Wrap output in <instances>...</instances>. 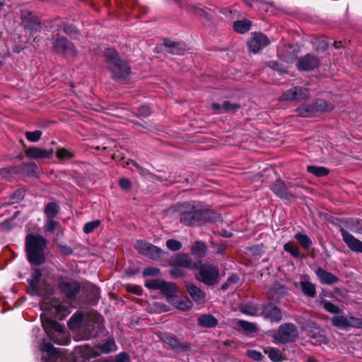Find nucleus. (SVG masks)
Wrapping results in <instances>:
<instances>
[{
  "label": "nucleus",
  "mask_w": 362,
  "mask_h": 362,
  "mask_svg": "<svg viewBox=\"0 0 362 362\" xmlns=\"http://www.w3.org/2000/svg\"><path fill=\"white\" fill-rule=\"evenodd\" d=\"M31 294L42 296L43 298L41 304L42 309L49 310L59 320H63L69 313V307L67 305L62 303L57 299L50 298L54 294V288L45 281L37 284L35 288H33Z\"/></svg>",
  "instance_id": "obj_1"
},
{
  "label": "nucleus",
  "mask_w": 362,
  "mask_h": 362,
  "mask_svg": "<svg viewBox=\"0 0 362 362\" xmlns=\"http://www.w3.org/2000/svg\"><path fill=\"white\" fill-rule=\"evenodd\" d=\"M104 57L111 78L121 83H126L130 80L131 67L129 62L121 57L117 50L112 48L105 49Z\"/></svg>",
  "instance_id": "obj_2"
},
{
  "label": "nucleus",
  "mask_w": 362,
  "mask_h": 362,
  "mask_svg": "<svg viewBox=\"0 0 362 362\" xmlns=\"http://www.w3.org/2000/svg\"><path fill=\"white\" fill-rule=\"evenodd\" d=\"M47 240L39 235L29 233L25 237V250L28 261L35 266L45 262V248Z\"/></svg>",
  "instance_id": "obj_3"
},
{
  "label": "nucleus",
  "mask_w": 362,
  "mask_h": 362,
  "mask_svg": "<svg viewBox=\"0 0 362 362\" xmlns=\"http://www.w3.org/2000/svg\"><path fill=\"white\" fill-rule=\"evenodd\" d=\"M173 212L179 214L180 222L187 226L202 225V209L197 208L194 203L185 202L171 207Z\"/></svg>",
  "instance_id": "obj_4"
},
{
  "label": "nucleus",
  "mask_w": 362,
  "mask_h": 362,
  "mask_svg": "<svg viewBox=\"0 0 362 362\" xmlns=\"http://www.w3.org/2000/svg\"><path fill=\"white\" fill-rule=\"evenodd\" d=\"M48 40L52 44V50L61 55H76V51L74 45L66 37L59 33L53 34Z\"/></svg>",
  "instance_id": "obj_5"
},
{
  "label": "nucleus",
  "mask_w": 362,
  "mask_h": 362,
  "mask_svg": "<svg viewBox=\"0 0 362 362\" xmlns=\"http://www.w3.org/2000/svg\"><path fill=\"white\" fill-rule=\"evenodd\" d=\"M57 286L61 293L71 301L76 298L81 289L78 281L67 276L59 277L57 279Z\"/></svg>",
  "instance_id": "obj_6"
},
{
  "label": "nucleus",
  "mask_w": 362,
  "mask_h": 362,
  "mask_svg": "<svg viewBox=\"0 0 362 362\" xmlns=\"http://www.w3.org/2000/svg\"><path fill=\"white\" fill-rule=\"evenodd\" d=\"M195 278L207 286H214L218 283L219 272L214 266L202 264Z\"/></svg>",
  "instance_id": "obj_7"
},
{
  "label": "nucleus",
  "mask_w": 362,
  "mask_h": 362,
  "mask_svg": "<svg viewBox=\"0 0 362 362\" xmlns=\"http://www.w3.org/2000/svg\"><path fill=\"white\" fill-rule=\"evenodd\" d=\"M21 24L31 33L40 31L42 25L40 18L33 12L24 9L21 11Z\"/></svg>",
  "instance_id": "obj_8"
},
{
  "label": "nucleus",
  "mask_w": 362,
  "mask_h": 362,
  "mask_svg": "<svg viewBox=\"0 0 362 362\" xmlns=\"http://www.w3.org/2000/svg\"><path fill=\"white\" fill-rule=\"evenodd\" d=\"M298 332L296 326L290 322L281 325L278 329L275 339L282 344L293 342L298 337Z\"/></svg>",
  "instance_id": "obj_9"
},
{
  "label": "nucleus",
  "mask_w": 362,
  "mask_h": 362,
  "mask_svg": "<svg viewBox=\"0 0 362 362\" xmlns=\"http://www.w3.org/2000/svg\"><path fill=\"white\" fill-rule=\"evenodd\" d=\"M332 325L341 329H347L349 327L362 329V318L353 316L346 317L335 315L331 318Z\"/></svg>",
  "instance_id": "obj_10"
},
{
  "label": "nucleus",
  "mask_w": 362,
  "mask_h": 362,
  "mask_svg": "<svg viewBox=\"0 0 362 362\" xmlns=\"http://www.w3.org/2000/svg\"><path fill=\"white\" fill-rule=\"evenodd\" d=\"M310 98L308 89L301 86L293 87L283 93L281 100L288 101H303Z\"/></svg>",
  "instance_id": "obj_11"
},
{
  "label": "nucleus",
  "mask_w": 362,
  "mask_h": 362,
  "mask_svg": "<svg viewBox=\"0 0 362 362\" xmlns=\"http://www.w3.org/2000/svg\"><path fill=\"white\" fill-rule=\"evenodd\" d=\"M269 44L270 40L266 35L262 33H253L247 42V47L250 52L256 54Z\"/></svg>",
  "instance_id": "obj_12"
},
{
  "label": "nucleus",
  "mask_w": 362,
  "mask_h": 362,
  "mask_svg": "<svg viewBox=\"0 0 362 362\" xmlns=\"http://www.w3.org/2000/svg\"><path fill=\"white\" fill-rule=\"evenodd\" d=\"M320 59L317 57L307 54L298 59L296 66L300 71H310L320 66Z\"/></svg>",
  "instance_id": "obj_13"
},
{
  "label": "nucleus",
  "mask_w": 362,
  "mask_h": 362,
  "mask_svg": "<svg viewBox=\"0 0 362 362\" xmlns=\"http://www.w3.org/2000/svg\"><path fill=\"white\" fill-rule=\"evenodd\" d=\"M162 341L169 347L177 353L187 352L191 350L189 344L180 341L175 335L165 334L161 338Z\"/></svg>",
  "instance_id": "obj_14"
},
{
  "label": "nucleus",
  "mask_w": 362,
  "mask_h": 362,
  "mask_svg": "<svg viewBox=\"0 0 362 362\" xmlns=\"http://www.w3.org/2000/svg\"><path fill=\"white\" fill-rule=\"evenodd\" d=\"M261 315L271 322H279L282 320L281 310L272 303L262 307Z\"/></svg>",
  "instance_id": "obj_15"
},
{
  "label": "nucleus",
  "mask_w": 362,
  "mask_h": 362,
  "mask_svg": "<svg viewBox=\"0 0 362 362\" xmlns=\"http://www.w3.org/2000/svg\"><path fill=\"white\" fill-rule=\"evenodd\" d=\"M290 187H291L290 183L287 187L286 183L279 179L277 180L276 182L272 185L271 189L273 192L281 199H290L291 198L296 197V196L291 192L288 191V188Z\"/></svg>",
  "instance_id": "obj_16"
},
{
  "label": "nucleus",
  "mask_w": 362,
  "mask_h": 362,
  "mask_svg": "<svg viewBox=\"0 0 362 362\" xmlns=\"http://www.w3.org/2000/svg\"><path fill=\"white\" fill-rule=\"evenodd\" d=\"M343 240L345 242L348 247L353 252L362 253V242L356 238L353 235L341 228L340 229Z\"/></svg>",
  "instance_id": "obj_17"
},
{
  "label": "nucleus",
  "mask_w": 362,
  "mask_h": 362,
  "mask_svg": "<svg viewBox=\"0 0 362 362\" xmlns=\"http://www.w3.org/2000/svg\"><path fill=\"white\" fill-rule=\"evenodd\" d=\"M185 286L189 296L195 303L199 305L204 303L206 298V293L204 291L190 282H185Z\"/></svg>",
  "instance_id": "obj_18"
},
{
  "label": "nucleus",
  "mask_w": 362,
  "mask_h": 362,
  "mask_svg": "<svg viewBox=\"0 0 362 362\" xmlns=\"http://www.w3.org/2000/svg\"><path fill=\"white\" fill-rule=\"evenodd\" d=\"M25 154L32 159L49 158L53 154V150H46L37 147H29L25 150Z\"/></svg>",
  "instance_id": "obj_19"
},
{
  "label": "nucleus",
  "mask_w": 362,
  "mask_h": 362,
  "mask_svg": "<svg viewBox=\"0 0 362 362\" xmlns=\"http://www.w3.org/2000/svg\"><path fill=\"white\" fill-rule=\"evenodd\" d=\"M315 274L322 284L332 285L339 282V279L332 273L327 272L322 267L315 270Z\"/></svg>",
  "instance_id": "obj_20"
},
{
  "label": "nucleus",
  "mask_w": 362,
  "mask_h": 362,
  "mask_svg": "<svg viewBox=\"0 0 362 362\" xmlns=\"http://www.w3.org/2000/svg\"><path fill=\"white\" fill-rule=\"evenodd\" d=\"M160 291L162 294L166 296L168 302H174L177 292V287L175 284L163 281Z\"/></svg>",
  "instance_id": "obj_21"
},
{
  "label": "nucleus",
  "mask_w": 362,
  "mask_h": 362,
  "mask_svg": "<svg viewBox=\"0 0 362 362\" xmlns=\"http://www.w3.org/2000/svg\"><path fill=\"white\" fill-rule=\"evenodd\" d=\"M235 329L240 333L247 335L258 332V328L255 323L243 320H238Z\"/></svg>",
  "instance_id": "obj_22"
},
{
  "label": "nucleus",
  "mask_w": 362,
  "mask_h": 362,
  "mask_svg": "<svg viewBox=\"0 0 362 362\" xmlns=\"http://www.w3.org/2000/svg\"><path fill=\"white\" fill-rule=\"evenodd\" d=\"M42 351L46 352V355L42 356V359L48 360V362H56L59 357V351L50 343H43Z\"/></svg>",
  "instance_id": "obj_23"
},
{
  "label": "nucleus",
  "mask_w": 362,
  "mask_h": 362,
  "mask_svg": "<svg viewBox=\"0 0 362 362\" xmlns=\"http://www.w3.org/2000/svg\"><path fill=\"white\" fill-rule=\"evenodd\" d=\"M163 45L166 48L165 51L170 54L181 55L185 52V48L180 42L164 39Z\"/></svg>",
  "instance_id": "obj_24"
},
{
  "label": "nucleus",
  "mask_w": 362,
  "mask_h": 362,
  "mask_svg": "<svg viewBox=\"0 0 362 362\" xmlns=\"http://www.w3.org/2000/svg\"><path fill=\"white\" fill-rule=\"evenodd\" d=\"M42 323L45 331L48 334H50L52 331H55L59 333L64 331V327L52 318H47L45 320H42Z\"/></svg>",
  "instance_id": "obj_25"
},
{
  "label": "nucleus",
  "mask_w": 362,
  "mask_h": 362,
  "mask_svg": "<svg viewBox=\"0 0 362 362\" xmlns=\"http://www.w3.org/2000/svg\"><path fill=\"white\" fill-rule=\"evenodd\" d=\"M192 264L191 258L185 253H178L172 259L171 264L182 267H190Z\"/></svg>",
  "instance_id": "obj_26"
},
{
  "label": "nucleus",
  "mask_w": 362,
  "mask_h": 362,
  "mask_svg": "<svg viewBox=\"0 0 362 362\" xmlns=\"http://www.w3.org/2000/svg\"><path fill=\"white\" fill-rule=\"evenodd\" d=\"M252 25V23L251 21L243 18L234 21L233 28L235 32L240 34H245L251 29Z\"/></svg>",
  "instance_id": "obj_27"
},
{
  "label": "nucleus",
  "mask_w": 362,
  "mask_h": 362,
  "mask_svg": "<svg viewBox=\"0 0 362 362\" xmlns=\"http://www.w3.org/2000/svg\"><path fill=\"white\" fill-rule=\"evenodd\" d=\"M202 225L206 223L222 222L220 214L207 209H202Z\"/></svg>",
  "instance_id": "obj_28"
},
{
  "label": "nucleus",
  "mask_w": 362,
  "mask_h": 362,
  "mask_svg": "<svg viewBox=\"0 0 362 362\" xmlns=\"http://www.w3.org/2000/svg\"><path fill=\"white\" fill-rule=\"evenodd\" d=\"M198 324L203 327L213 328L218 325V320L211 314H204L198 317Z\"/></svg>",
  "instance_id": "obj_29"
},
{
  "label": "nucleus",
  "mask_w": 362,
  "mask_h": 362,
  "mask_svg": "<svg viewBox=\"0 0 362 362\" xmlns=\"http://www.w3.org/2000/svg\"><path fill=\"white\" fill-rule=\"evenodd\" d=\"M18 168L19 170L25 175L36 176L38 173V167L34 163H23Z\"/></svg>",
  "instance_id": "obj_30"
},
{
  "label": "nucleus",
  "mask_w": 362,
  "mask_h": 362,
  "mask_svg": "<svg viewBox=\"0 0 362 362\" xmlns=\"http://www.w3.org/2000/svg\"><path fill=\"white\" fill-rule=\"evenodd\" d=\"M315 112H329L334 108V105L332 103H329L325 100L317 99L313 103H312V107Z\"/></svg>",
  "instance_id": "obj_31"
},
{
  "label": "nucleus",
  "mask_w": 362,
  "mask_h": 362,
  "mask_svg": "<svg viewBox=\"0 0 362 362\" xmlns=\"http://www.w3.org/2000/svg\"><path fill=\"white\" fill-rule=\"evenodd\" d=\"M100 354H107L117 350V345L113 338H109L103 344L96 346Z\"/></svg>",
  "instance_id": "obj_32"
},
{
  "label": "nucleus",
  "mask_w": 362,
  "mask_h": 362,
  "mask_svg": "<svg viewBox=\"0 0 362 362\" xmlns=\"http://www.w3.org/2000/svg\"><path fill=\"white\" fill-rule=\"evenodd\" d=\"M59 205L55 202H52L45 205L44 212L47 218H54L59 214Z\"/></svg>",
  "instance_id": "obj_33"
},
{
  "label": "nucleus",
  "mask_w": 362,
  "mask_h": 362,
  "mask_svg": "<svg viewBox=\"0 0 362 362\" xmlns=\"http://www.w3.org/2000/svg\"><path fill=\"white\" fill-rule=\"evenodd\" d=\"M300 284L304 295L310 298H315L316 296V288L313 284L309 281H303Z\"/></svg>",
  "instance_id": "obj_34"
},
{
  "label": "nucleus",
  "mask_w": 362,
  "mask_h": 362,
  "mask_svg": "<svg viewBox=\"0 0 362 362\" xmlns=\"http://www.w3.org/2000/svg\"><path fill=\"white\" fill-rule=\"evenodd\" d=\"M206 250L207 247L204 243L197 241L192 246V254L196 257L201 258L205 255Z\"/></svg>",
  "instance_id": "obj_35"
},
{
  "label": "nucleus",
  "mask_w": 362,
  "mask_h": 362,
  "mask_svg": "<svg viewBox=\"0 0 362 362\" xmlns=\"http://www.w3.org/2000/svg\"><path fill=\"white\" fill-rule=\"evenodd\" d=\"M294 238L304 250H308L313 245L312 240L305 234L298 233Z\"/></svg>",
  "instance_id": "obj_36"
},
{
  "label": "nucleus",
  "mask_w": 362,
  "mask_h": 362,
  "mask_svg": "<svg viewBox=\"0 0 362 362\" xmlns=\"http://www.w3.org/2000/svg\"><path fill=\"white\" fill-rule=\"evenodd\" d=\"M165 253L166 252L161 250L160 247L150 244L145 255L152 259H158L160 258L162 255Z\"/></svg>",
  "instance_id": "obj_37"
},
{
  "label": "nucleus",
  "mask_w": 362,
  "mask_h": 362,
  "mask_svg": "<svg viewBox=\"0 0 362 362\" xmlns=\"http://www.w3.org/2000/svg\"><path fill=\"white\" fill-rule=\"evenodd\" d=\"M307 170L317 177H324L329 174V170L322 166L308 165Z\"/></svg>",
  "instance_id": "obj_38"
},
{
  "label": "nucleus",
  "mask_w": 362,
  "mask_h": 362,
  "mask_svg": "<svg viewBox=\"0 0 362 362\" xmlns=\"http://www.w3.org/2000/svg\"><path fill=\"white\" fill-rule=\"evenodd\" d=\"M286 252H289L295 258H303L304 255H301L299 249L295 246L292 242H288L284 245Z\"/></svg>",
  "instance_id": "obj_39"
},
{
  "label": "nucleus",
  "mask_w": 362,
  "mask_h": 362,
  "mask_svg": "<svg viewBox=\"0 0 362 362\" xmlns=\"http://www.w3.org/2000/svg\"><path fill=\"white\" fill-rule=\"evenodd\" d=\"M83 320V315L81 313H76L69 321V327L71 329H77L81 326Z\"/></svg>",
  "instance_id": "obj_40"
},
{
  "label": "nucleus",
  "mask_w": 362,
  "mask_h": 362,
  "mask_svg": "<svg viewBox=\"0 0 362 362\" xmlns=\"http://www.w3.org/2000/svg\"><path fill=\"white\" fill-rule=\"evenodd\" d=\"M59 27L62 28L65 33L69 35L76 36L80 35L79 30L73 24H68L63 22L60 25H59Z\"/></svg>",
  "instance_id": "obj_41"
},
{
  "label": "nucleus",
  "mask_w": 362,
  "mask_h": 362,
  "mask_svg": "<svg viewBox=\"0 0 362 362\" xmlns=\"http://www.w3.org/2000/svg\"><path fill=\"white\" fill-rule=\"evenodd\" d=\"M42 276V272L40 269L35 268L33 269L32 273V279L28 280L30 288H35L40 283V279Z\"/></svg>",
  "instance_id": "obj_42"
},
{
  "label": "nucleus",
  "mask_w": 362,
  "mask_h": 362,
  "mask_svg": "<svg viewBox=\"0 0 362 362\" xmlns=\"http://www.w3.org/2000/svg\"><path fill=\"white\" fill-rule=\"evenodd\" d=\"M313 44L315 46L317 51H325L329 45V42L324 37H317L314 39Z\"/></svg>",
  "instance_id": "obj_43"
},
{
  "label": "nucleus",
  "mask_w": 362,
  "mask_h": 362,
  "mask_svg": "<svg viewBox=\"0 0 362 362\" xmlns=\"http://www.w3.org/2000/svg\"><path fill=\"white\" fill-rule=\"evenodd\" d=\"M240 311L245 315L256 316L258 315V308L252 305H242L239 308Z\"/></svg>",
  "instance_id": "obj_44"
},
{
  "label": "nucleus",
  "mask_w": 362,
  "mask_h": 362,
  "mask_svg": "<svg viewBox=\"0 0 362 362\" xmlns=\"http://www.w3.org/2000/svg\"><path fill=\"white\" fill-rule=\"evenodd\" d=\"M312 107V104L309 105L307 107H298L296 110V112H297V115L300 117H312L314 114V110Z\"/></svg>",
  "instance_id": "obj_45"
},
{
  "label": "nucleus",
  "mask_w": 362,
  "mask_h": 362,
  "mask_svg": "<svg viewBox=\"0 0 362 362\" xmlns=\"http://www.w3.org/2000/svg\"><path fill=\"white\" fill-rule=\"evenodd\" d=\"M83 354L87 358H96L100 356V352L97 348H92L89 346H85L83 349Z\"/></svg>",
  "instance_id": "obj_46"
},
{
  "label": "nucleus",
  "mask_w": 362,
  "mask_h": 362,
  "mask_svg": "<svg viewBox=\"0 0 362 362\" xmlns=\"http://www.w3.org/2000/svg\"><path fill=\"white\" fill-rule=\"evenodd\" d=\"M95 325L93 322L88 323L82 330L83 338L88 339L94 336Z\"/></svg>",
  "instance_id": "obj_47"
},
{
  "label": "nucleus",
  "mask_w": 362,
  "mask_h": 362,
  "mask_svg": "<svg viewBox=\"0 0 362 362\" xmlns=\"http://www.w3.org/2000/svg\"><path fill=\"white\" fill-rule=\"evenodd\" d=\"M323 308L326 311L332 314H340L342 312L341 310L337 305L333 304L329 301H324Z\"/></svg>",
  "instance_id": "obj_48"
},
{
  "label": "nucleus",
  "mask_w": 362,
  "mask_h": 362,
  "mask_svg": "<svg viewBox=\"0 0 362 362\" xmlns=\"http://www.w3.org/2000/svg\"><path fill=\"white\" fill-rule=\"evenodd\" d=\"M101 224L100 220H94L85 224L83 227V232L86 234L92 233L95 229L98 228Z\"/></svg>",
  "instance_id": "obj_49"
},
{
  "label": "nucleus",
  "mask_w": 362,
  "mask_h": 362,
  "mask_svg": "<svg viewBox=\"0 0 362 362\" xmlns=\"http://www.w3.org/2000/svg\"><path fill=\"white\" fill-rule=\"evenodd\" d=\"M163 280L160 279H150L145 281V286L149 289L160 290L161 285Z\"/></svg>",
  "instance_id": "obj_50"
},
{
  "label": "nucleus",
  "mask_w": 362,
  "mask_h": 362,
  "mask_svg": "<svg viewBox=\"0 0 362 362\" xmlns=\"http://www.w3.org/2000/svg\"><path fill=\"white\" fill-rule=\"evenodd\" d=\"M264 352L268 354L269 358L274 362L280 361L281 355L279 351L275 348H269L264 350Z\"/></svg>",
  "instance_id": "obj_51"
},
{
  "label": "nucleus",
  "mask_w": 362,
  "mask_h": 362,
  "mask_svg": "<svg viewBox=\"0 0 362 362\" xmlns=\"http://www.w3.org/2000/svg\"><path fill=\"white\" fill-rule=\"evenodd\" d=\"M175 303H176V307L178 309L184 311L191 309L193 305L192 302L189 299H187L185 300H176V302H175Z\"/></svg>",
  "instance_id": "obj_52"
},
{
  "label": "nucleus",
  "mask_w": 362,
  "mask_h": 362,
  "mask_svg": "<svg viewBox=\"0 0 362 362\" xmlns=\"http://www.w3.org/2000/svg\"><path fill=\"white\" fill-rule=\"evenodd\" d=\"M222 107L224 112H235L240 109V105L238 103H231L230 101L226 100L223 102Z\"/></svg>",
  "instance_id": "obj_53"
},
{
  "label": "nucleus",
  "mask_w": 362,
  "mask_h": 362,
  "mask_svg": "<svg viewBox=\"0 0 362 362\" xmlns=\"http://www.w3.org/2000/svg\"><path fill=\"white\" fill-rule=\"evenodd\" d=\"M42 134V131L36 130L34 132H26L25 136L26 139L31 142H36L40 140Z\"/></svg>",
  "instance_id": "obj_54"
},
{
  "label": "nucleus",
  "mask_w": 362,
  "mask_h": 362,
  "mask_svg": "<svg viewBox=\"0 0 362 362\" xmlns=\"http://www.w3.org/2000/svg\"><path fill=\"white\" fill-rule=\"evenodd\" d=\"M25 191L23 189H18L16 190L13 192V194L11 196V202L12 204L18 203L19 202L23 200V199L25 197Z\"/></svg>",
  "instance_id": "obj_55"
},
{
  "label": "nucleus",
  "mask_w": 362,
  "mask_h": 362,
  "mask_svg": "<svg viewBox=\"0 0 362 362\" xmlns=\"http://www.w3.org/2000/svg\"><path fill=\"white\" fill-rule=\"evenodd\" d=\"M149 245H150V243H148L146 241L139 240L136 242L135 249L136 250H138V252L139 253L145 255L148 250Z\"/></svg>",
  "instance_id": "obj_56"
},
{
  "label": "nucleus",
  "mask_w": 362,
  "mask_h": 362,
  "mask_svg": "<svg viewBox=\"0 0 362 362\" xmlns=\"http://www.w3.org/2000/svg\"><path fill=\"white\" fill-rule=\"evenodd\" d=\"M166 246L172 251H177L181 249L182 243L174 239H170L166 241Z\"/></svg>",
  "instance_id": "obj_57"
},
{
  "label": "nucleus",
  "mask_w": 362,
  "mask_h": 362,
  "mask_svg": "<svg viewBox=\"0 0 362 362\" xmlns=\"http://www.w3.org/2000/svg\"><path fill=\"white\" fill-rule=\"evenodd\" d=\"M56 155L59 159L71 158L74 157V153L63 148H59L57 151Z\"/></svg>",
  "instance_id": "obj_58"
},
{
  "label": "nucleus",
  "mask_w": 362,
  "mask_h": 362,
  "mask_svg": "<svg viewBox=\"0 0 362 362\" xmlns=\"http://www.w3.org/2000/svg\"><path fill=\"white\" fill-rule=\"evenodd\" d=\"M90 293L91 295L90 301L92 303L95 304L98 302V299L100 298L99 296V288L96 287L95 286H91L89 288Z\"/></svg>",
  "instance_id": "obj_59"
},
{
  "label": "nucleus",
  "mask_w": 362,
  "mask_h": 362,
  "mask_svg": "<svg viewBox=\"0 0 362 362\" xmlns=\"http://www.w3.org/2000/svg\"><path fill=\"white\" fill-rule=\"evenodd\" d=\"M13 172V173L18 172L17 166L0 168V177H3V178L6 177L9 175H11V173Z\"/></svg>",
  "instance_id": "obj_60"
},
{
  "label": "nucleus",
  "mask_w": 362,
  "mask_h": 362,
  "mask_svg": "<svg viewBox=\"0 0 362 362\" xmlns=\"http://www.w3.org/2000/svg\"><path fill=\"white\" fill-rule=\"evenodd\" d=\"M247 356L250 358H251L254 361H260L263 358V355L260 352H259L256 350H247Z\"/></svg>",
  "instance_id": "obj_61"
},
{
  "label": "nucleus",
  "mask_w": 362,
  "mask_h": 362,
  "mask_svg": "<svg viewBox=\"0 0 362 362\" xmlns=\"http://www.w3.org/2000/svg\"><path fill=\"white\" fill-rule=\"evenodd\" d=\"M267 66L270 69L277 71L280 73L286 72L285 69L283 68L282 65L276 61H271L267 64Z\"/></svg>",
  "instance_id": "obj_62"
},
{
  "label": "nucleus",
  "mask_w": 362,
  "mask_h": 362,
  "mask_svg": "<svg viewBox=\"0 0 362 362\" xmlns=\"http://www.w3.org/2000/svg\"><path fill=\"white\" fill-rule=\"evenodd\" d=\"M160 274V269L156 267L145 268L143 272V275L146 276H158Z\"/></svg>",
  "instance_id": "obj_63"
},
{
  "label": "nucleus",
  "mask_w": 362,
  "mask_h": 362,
  "mask_svg": "<svg viewBox=\"0 0 362 362\" xmlns=\"http://www.w3.org/2000/svg\"><path fill=\"white\" fill-rule=\"evenodd\" d=\"M211 244L217 253L224 254L226 252L227 245L225 243L217 244L214 242H211Z\"/></svg>",
  "instance_id": "obj_64"
}]
</instances>
